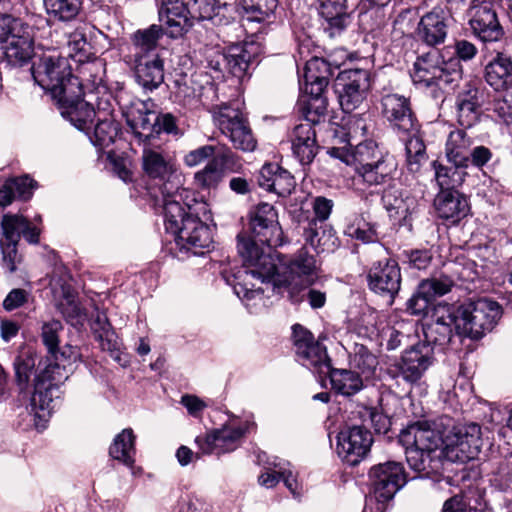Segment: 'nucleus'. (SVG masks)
Masks as SVG:
<instances>
[{"label":"nucleus","instance_id":"1","mask_svg":"<svg viewBox=\"0 0 512 512\" xmlns=\"http://www.w3.org/2000/svg\"><path fill=\"white\" fill-rule=\"evenodd\" d=\"M240 256L246 268L236 274L225 270L222 276L243 301L263 302L264 293L269 289L277 294L284 289L292 303H300L304 298L301 292L313 283L315 259L305 249L298 251L283 274L277 272L273 253H265L251 242L240 245Z\"/></svg>","mask_w":512,"mask_h":512},{"label":"nucleus","instance_id":"2","mask_svg":"<svg viewBox=\"0 0 512 512\" xmlns=\"http://www.w3.org/2000/svg\"><path fill=\"white\" fill-rule=\"evenodd\" d=\"M356 155L357 165L352 178L355 189L365 191L387 185L394 180L397 162L393 156L380 151L375 141L360 142Z\"/></svg>","mask_w":512,"mask_h":512},{"label":"nucleus","instance_id":"3","mask_svg":"<svg viewBox=\"0 0 512 512\" xmlns=\"http://www.w3.org/2000/svg\"><path fill=\"white\" fill-rule=\"evenodd\" d=\"M35 82L57 101L65 95L79 93L82 82L71 72L66 58L55 53L43 54L32 65Z\"/></svg>","mask_w":512,"mask_h":512},{"label":"nucleus","instance_id":"4","mask_svg":"<svg viewBox=\"0 0 512 512\" xmlns=\"http://www.w3.org/2000/svg\"><path fill=\"white\" fill-rule=\"evenodd\" d=\"M371 497L363 512H384L385 505L402 489L408 475L401 462L387 461L370 468L368 472Z\"/></svg>","mask_w":512,"mask_h":512},{"label":"nucleus","instance_id":"5","mask_svg":"<svg viewBox=\"0 0 512 512\" xmlns=\"http://www.w3.org/2000/svg\"><path fill=\"white\" fill-rule=\"evenodd\" d=\"M249 229L251 238L238 235V252L240 245L251 242L265 253H272L284 243V233L278 221V213L273 205L260 203L249 212Z\"/></svg>","mask_w":512,"mask_h":512},{"label":"nucleus","instance_id":"6","mask_svg":"<svg viewBox=\"0 0 512 512\" xmlns=\"http://www.w3.org/2000/svg\"><path fill=\"white\" fill-rule=\"evenodd\" d=\"M501 315V306L487 298L464 302L455 313L461 332L474 340L491 332Z\"/></svg>","mask_w":512,"mask_h":512},{"label":"nucleus","instance_id":"7","mask_svg":"<svg viewBox=\"0 0 512 512\" xmlns=\"http://www.w3.org/2000/svg\"><path fill=\"white\" fill-rule=\"evenodd\" d=\"M461 77L462 67L458 60H445L438 51L425 53L414 62L413 81L427 87L451 85Z\"/></svg>","mask_w":512,"mask_h":512},{"label":"nucleus","instance_id":"8","mask_svg":"<svg viewBox=\"0 0 512 512\" xmlns=\"http://www.w3.org/2000/svg\"><path fill=\"white\" fill-rule=\"evenodd\" d=\"M212 112L217 127L235 149L243 152L255 150L257 140L247 118L239 108L224 103L214 106Z\"/></svg>","mask_w":512,"mask_h":512},{"label":"nucleus","instance_id":"9","mask_svg":"<svg viewBox=\"0 0 512 512\" xmlns=\"http://www.w3.org/2000/svg\"><path fill=\"white\" fill-rule=\"evenodd\" d=\"M0 45L8 61L14 65L26 63L33 53L29 25L11 15H0Z\"/></svg>","mask_w":512,"mask_h":512},{"label":"nucleus","instance_id":"10","mask_svg":"<svg viewBox=\"0 0 512 512\" xmlns=\"http://www.w3.org/2000/svg\"><path fill=\"white\" fill-rule=\"evenodd\" d=\"M160 194L156 202L162 208L166 231L176 235L185 226L186 220L196 215L194 206L199 203L194 193L183 187V182L180 187L161 191Z\"/></svg>","mask_w":512,"mask_h":512},{"label":"nucleus","instance_id":"11","mask_svg":"<svg viewBox=\"0 0 512 512\" xmlns=\"http://www.w3.org/2000/svg\"><path fill=\"white\" fill-rule=\"evenodd\" d=\"M371 88V73L366 69L341 71L335 80V92L345 113L359 109L367 100Z\"/></svg>","mask_w":512,"mask_h":512},{"label":"nucleus","instance_id":"12","mask_svg":"<svg viewBox=\"0 0 512 512\" xmlns=\"http://www.w3.org/2000/svg\"><path fill=\"white\" fill-rule=\"evenodd\" d=\"M383 119L399 136L420 132L421 125L412 108L410 97L398 93H387L380 99Z\"/></svg>","mask_w":512,"mask_h":512},{"label":"nucleus","instance_id":"13","mask_svg":"<svg viewBox=\"0 0 512 512\" xmlns=\"http://www.w3.org/2000/svg\"><path fill=\"white\" fill-rule=\"evenodd\" d=\"M481 435V426L477 423L453 426L445 435V457L461 463L476 458L482 446Z\"/></svg>","mask_w":512,"mask_h":512},{"label":"nucleus","instance_id":"14","mask_svg":"<svg viewBox=\"0 0 512 512\" xmlns=\"http://www.w3.org/2000/svg\"><path fill=\"white\" fill-rule=\"evenodd\" d=\"M141 160L144 174L161 182L160 192L180 187L184 181L173 158L159 148L145 146Z\"/></svg>","mask_w":512,"mask_h":512},{"label":"nucleus","instance_id":"15","mask_svg":"<svg viewBox=\"0 0 512 512\" xmlns=\"http://www.w3.org/2000/svg\"><path fill=\"white\" fill-rule=\"evenodd\" d=\"M292 329L293 344L298 361L319 375L329 371L331 361L326 347L316 341L313 334L302 325L295 324Z\"/></svg>","mask_w":512,"mask_h":512},{"label":"nucleus","instance_id":"16","mask_svg":"<svg viewBox=\"0 0 512 512\" xmlns=\"http://www.w3.org/2000/svg\"><path fill=\"white\" fill-rule=\"evenodd\" d=\"M433 362V348L425 343H417L405 350L400 360L390 365L388 374L393 378L401 377L407 383H416Z\"/></svg>","mask_w":512,"mask_h":512},{"label":"nucleus","instance_id":"17","mask_svg":"<svg viewBox=\"0 0 512 512\" xmlns=\"http://www.w3.org/2000/svg\"><path fill=\"white\" fill-rule=\"evenodd\" d=\"M369 289L382 297H387L392 304L401 287V271L396 260L384 258L371 264L367 271Z\"/></svg>","mask_w":512,"mask_h":512},{"label":"nucleus","instance_id":"18","mask_svg":"<svg viewBox=\"0 0 512 512\" xmlns=\"http://www.w3.org/2000/svg\"><path fill=\"white\" fill-rule=\"evenodd\" d=\"M381 201L391 219L400 227L412 231L413 221L420 212V202L417 197L408 192L403 193L387 188L382 192Z\"/></svg>","mask_w":512,"mask_h":512},{"label":"nucleus","instance_id":"19","mask_svg":"<svg viewBox=\"0 0 512 512\" xmlns=\"http://www.w3.org/2000/svg\"><path fill=\"white\" fill-rule=\"evenodd\" d=\"M372 443L373 437L368 429L349 427L337 436V453L348 464L355 466L368 455Z\"/></svg>","mask_w":512,"mask_h":512},{"label":"nucleus","instance_id":"20","mask_svg":"<svg viewBox=\"0 0 512 512\" xmlns=\"http://www.w3.org/2000/svg\"><path fill=\"white\" fill-rule=\"evenodd\" d=\"M400 440L407 445L406 450L445 452V436L426 420L410 424L401 432Z\"/></svg>","mask_w":512,"mask_h":512},{"label":"nucleus","instance_id":"21","mask_svg":"<svg viewBox=\"0 0 512 512\" xmlns=\"http://www.w3.org/2000/svg\"><path fill=\"white\" fill-rule=\"evenodd\" d=\"M67 379L65 368L59 363L49 362L34 378V390L31 396V403L38 406L41 410L49 407L53 400V391L58 389V385Z\"/></svg>","mask_w":512,"mask_h":512},{"label":"nucleus","instance_id":"22","mask_svg":"<svg viewBox=\"0 0 512 512\" xmlns=\"http://www.w3.org/2000/svg\"><path fill=\"white\" fill-rule=\"evenodd\" d=\"M85 91L83 84L80 85L79 93L75 95H65L56 103L61 110V115L69 120L77 129L84 131L89 135L91 125L96 117L94 106H91L89 99H83Z\"/></svg>","mask_w":512,"mask_h":512},{"label":"nucleus","instance_id":"23","mask_svg":"<svg viewBox=\"0 0 512 512\" xmlns=\"http://www.w3.org/2000/svg\"><path fill=\"white\" fill-rule=\"evenodd\" d=\"M158 14L171 38L183 36L193 26L188 0H160Z\"/></svg>","mask_w":512,"mask_h":512},{"label":"nucleus","instance_id":"24","mask_svg":"<svg viewBox=\"0 0 512 512\" xmlns=\"http://www.w3.org/2000/svg\"><path fill=\"white\" fill-rule=\"evenodd\" d=\"M474 35L483 42H497L504 36L494 5L482 0L469 20Z\"/></svg>","mask_w":512,"mask_h":512},{"label":"nucleus","instance_id":"25","mask_svg":"<svg viewBox=\"0 0 512 512\" xmlns=\"http://www.w3.org/2000/svg\"><path fill=\"white\" fill-rule=\"evenodd\" d=\"M454 329L461 330L455 313L443 309L442 313L438 310L436 315L423 326L424 342L433 350L438 347L444 350L451 342L454 336Z\"/></svg>","mask_w":512,"mask_h":512},{"label":"nucleus","instance_id":"26","mask_svg":"<svg viewBox=\"0 0 512 512\" xmlns=\"http://www.w3.org/2000/svg\"><path fill=\"white\" fill-rule=\"evenodd\" d=\"M449 19L443 9L434 8L421 16L415 30L418 40L430 47L445 42L448 34Z\"/></svg>","mask_w":512,"mask_h":512},{"label":"nucleus","instance_id":"27","mask_svg":"<svg viewBox=\"0 0 512 512\" xmlns=\"http://www.w3.org/2000/svg\"><path fill=\"white\" fill-rule=\"evenodd\" d=\"M433 206L439 218L452 224L459 223L470 212L468 198L459 190L439 191L434 198Z\"/></svg>","mask_w":512,"mask_h":512},{"label":"nucleus","instance_id":"28","mask_svg":"<svg viewBox=\"0 0 512 512\" xmlns=\"http://www.w3.org/2000/svg\"><path fill=\"white\" fill-rule=\"evenodd\" d=\"M153 106L152 99H134L127 104L121 105L127 125L136 135L141 136L142 132L146 131L148 132L147 138L154 132L157 114L152 110Z\"/></svg>","mask_w":512,"mask_h":512},{"label":"nucleus","instance_id":"29","mask_svg":"<svg viewBox=\"0 0 512 512\" xmlns=\"http://www.w3.org/2000/svg\"><path fill=\"white\" fill-rule=\"evenodd\" d=\"M174 236L179 245L192 249L194 254H202L204 249H209L213 244L211 229L198 215L190 216L185 226Z\"/></svg>","mask_w":512,"mask_h":512},{"label":"nucleus","instance_id":"30","mask_svg":"<svg viewBox=\"0 0 512 512\" xmlns=\"http://www.w3.org/2000/svg\"><path fill=\"white\" fill-rule=\"evenodd\" d=\"M291 149L294 157L302 166L310 165L319 151L316 140V132L311 123L296 125L291 134Z\"/></svg>","mask_w":512,"mask_h":512},{"label":"nucleus","instance_id":"31","mask_svg":"<svg viewBox=\"0 0 512 512\" xmlns=\"http://www.w3.org/2000/svg\"><path fill=\"white\" fill-rule=\"evenodd\" d=\"M258 184L267 191L286 197L295 189L296 181L289 171L278 164L267 163L259 171Z\"/></svg>","mask_w":512,"mask_h":512},{"label":"nucleus","instance_id":"32","mask_svg":"<svg viewBox=\"0 0 512 512\" xmlns=\"http://www.w3.org/2000/svg\"><path fill=\"white\" fill-rule=\"evenodd\" d=\"M134 77L139 86L146 92H152L164 82V61L158 56L129 61Z\"/></svg>","mask_w":512,"mask_h":512},{"label":"nucleus","instance_id":"33","mask_svg":"<svg viewBox=\"0 0 512 512\" xmlns=\"http://www.w3.org/2000/svg\"><path fill=\"white\" fill-rule=\"evenodd\" d=\"M333 75L331 65L322 57L312 55L303 69L304 91L306 94H323L329 78Z\"/></svg>","mask_w":512,"mask_h":512},{"label":"nucleus","instance_id":"34","mask_svg":"<svg viewBox=\"0 0 512 512\" xmlns=\"http://www.w3.org/2000/svg\"><path fill=\"white\" fill-rule=\"evenodd\" d=\"M191 9L192 22L197 20H208L213 25L224 26L231 23L233 8L227 3H220L218 0H188Z\"/></svg>","mask_w":512,"mask_h":512},{"label":"nucleus","instance_id":"35","mask_svg":"<svg viewBox=\"0 0 512 512\" xmlns=\"http://www.w3.org/2000/svg\"><path fill=\"white\" fill-rule=\"evenodd\" d=\"M260 46L255 42L231 45L227 50V69L237 78H242L249 68L258 64Z\"/></svg>","mask_w":512,"mask_h":512},{"label":"nucleus","instance_id":"36","mask_svg":"<svg viewBox=\"0 0 512 512\" xmlns=\"http://www.w3.org/2000/svg\"><path fill=\"white\" fill-rule=\"evenodd\" d=\"M406 460L411 470L420 478H433L443 471L444 451L406 450Z\"/></svg>","mask_w":512,"mask_h":512},{"label":"nucleus","instance_id":"37","mask_svg":"<svg viewBox=\"0 0 512 512\" xmlns=\"http://www.w3.org/2000/svg\"><path fill=\"white\" fill-rule=\"evenodd\" d=\"M319 14L324 20V32L333 38L344 31L348 24L346 0H317Z\"/></svg>","mask_w":512,"mask_h":512},{"label":"nucleus","instance_id":"38","mask_svg":"<svg viewBox=\"0 0 512 512\" xmlns=\"http://www.w3.org/2000/svg\"><path fill=\"white\" fill-rule=\"evenodd\" d=\"M163 36V29L159 25H151L146 29H139L131 35L130 53L128 61L139 60L157 55L155 53L159 40Z\"/></svg>","mask_w":512,"mask_h":512},{"label":"nucleus","instance_id":"39","mask_svg":"<svg viewBox=\"0 0 512 512\" xmlns=\"http://www.w3.org/2000/svg\"><path fill=\"white\" fill-rule=\"evenodd\" d=\"M90 326L94 338L99 343L101 349L107 351L114 360L120 362V342L107 315L97 310L91 317Z\"/></svg>","mask_w":512,"mask_h":512},{"label":"nucleus","instance_id":"40","mask_svg":"<svg viewBox=\"0 0 512 512\" xmlns=\"http://www.w3.org/2000/svg\"><path fill=\"white\" fill-rule=\"evenodd\" d=\"M484 78L496 91L506 90L512 86V59L509 55L497 52L486 64Z\"/></svg>","mask_w":512,"mask_h":512},{"label":"nucleus","instance_id":"41","mask_svg":"<svg viewBox=\"0 0 512 512\" xmlns=\"http://www.w3.org/2000/svg\"><path fill=\"white\" fill-rule=\"evenodd\" d=\"M41 367L42 362L39 360L37 352L29 346L20 348L14 359L13 366L15 370V379L21 391H26L32 375H36V364Z\"/></svg>","mask_w":512,"mask_h":512},{"label":"nucleus","instance_id":"42","mask_svg":"<svg viewBox=\"0 0 512 512\" xmlns=\"http://www.w3.org/2000/svg\"><path fill=\"white\" fill-rule=\"evenodd\" d=\"M473 140L465 130L457 129L450 132L445 145V155L450 164L468 167Z\"/></svg>","mask_w":512,"mask_h":512},{"label":"nucleus","instance_id":"43","mask_svg":"<svg viewBox=\"0 0 512 512\" xmlns=\"http://www.w3.org/2000/svg\"><path fill=\"white\" fill-rule=\"evenodd\" d=\"M458 123L464 128L474 126L480 117L479 90L469 87L457 96Z\"/></svg>","mask_w":512,"mask_h":512},{"label":"nucleus","instance_id":"44","mask_svg":"<svg viewBox=\"0 0 512 512\" xmlns=\"http://www.w3.org/2000/svg\"><path fill=\"white\" fill-rule=\"evenodd\" d=\"M37 188V182L29 175L10 178L0 187V206L6 207L16 198L28 200Z\"/></svg>","mask_w":512,"mask_h":512},{"label":"nucleus","instance_id":"45","mask_svg":"<svg viewBox=\"0 0 512 512\" xmlns=\"http://www.w3.org/2000/svg\"><path fill=\"white\" fill-rule=\"evenodd\" d=\"M330 378L332 389L343 396L350 397L363 389V380L359 373L346 369H334L323 374Z\"/></svg>","mask_w":512,"mask_h":512},{"label":"nucleus","instance_id":"46","mask_svg":"<svg viewBox=\"0 0 512 512\" xmlns=\"http://www.w3.org/2000/svg\"><path fill=\"white\" fill-rule=\"evenodd\" d=\"M431 165L439 191L458 190L457 188L463 184L467 176L465 171L467 167H460L457 164L444 165L437 160L433 161Z\"/></svg>","mask_w":512,"mask_h":512},{"label":"nucleus","instance_id":"47","mask_svg":"<svg viewBox=\"0 0 512 512\" xmlns=\"http://www.w3.org/2000/svg\"><path fill=\"white\" fill-rule=\"evenodd\" d=\"M402 137L406 138V168L409 173L418 174L428 159L423 137L420 132H416L415 134H406Z\"/></svg>","mask_w":512,"mask_h":512},{"label":"nucleus","instance_id":"48","mask_svg":"<svg viewBox=\"0 0 512 512\" xmlns=\"http://www.w3.org/2000/svg\"><path fill=\"white\" fill-rule=\"evenodd\" d=\"M109 455L128 467L134 465L135 435L131 428L123 429L115 436L109 447Z\"/></svg>","mask_w":512,"mask_h":512},{"label":"nucleus","instance_id":"49","mask_svg":"<svg viewBox=\"0 0 512 512\" xmlns=\"http://www.w3.org/2000/svg\"><path fill=\"white\" fill-rule=\"evenodd\" d=\"M308 97L300 99L297 103V109L304 123H311V126L321 122L327 112V99L323 94H307Z\"/></svg>","mask_w":512,"mask_h":512},{"label":"nucleus","instance_id":"50","mask_svg":"<svg viewBox=\"0 0 512 512\" xmlns=\"http://www.w3.org/2000/svg\"><path fill=\"white\" fill-rule=\"evenodd\" d=\"M246 19L251 22L272 23L278 0H241Z\"/></svg>","mask_w":512,"mask_h":512},{"label":"nucleus","instance_id":"51","mask_svg":"<svg viewBox=\"0 0 512 512\" xmlns=\"http://www.w3.org/2000/svg\"><path fill=\"white\" fill-rule=\"evenodd\" d=\"M85 97L91 101V106H94L96 111V117L99 118H113L111 94L108 92L107 87L102 83V79H94L92 82V89L87 93Z\"/></svg>","mask_w":512,"mask_h":512},{"label":"nucleus","instance_id":"52","mask_svg":"<svg viewBox=\"0 0 512 512\" xmlns=\"http://www.w3.org/2000/svg\"><path fill=\"white\" fill-rule=\"evenodd\" d=\"M345 235L362 243H375L378 241V234L375 225L367 221L364 214L354 215L349 219L345 230Z\"/></svg>","mask_w":512,"mask_h":512},{"label":"nucleus","instance_id":"53","mask_svg":"<svg viewBox=\"0 0 512 512\" xmlns=\"http://www.w3.org/2000/svg\"><path fill=\"white\" fill-rule=\"evenodd\" d=\"M119 131V123L114 118H99L89 138L95 146L105 148L114 143Z\"/></svg>","mask_w":512,"mask_h":512},{"label":"nucleus","instance_id":"54","mask_svg":"<svg viewBox=\"0 0 512 512\" xmlns=\"http://www.w3.org/2000/svg\"><path fill=\"white\" fill-rule=\"evenodd\" d=\"M44 6L47 13L54 19L70 21L78 15L81 0H44Z\"/></svg>","mask_w":512,"mask_h":512},{"label":"nucleus","instance_id":"55","mask_svg":"<svg viewBox=\"0 0 512 512\" xmlns=\"http://www.w3.org/2000/svg\"><path fill=\"white\" fill-rule=\"evenodd\" d=\"M421 293L427 294L432 300L449 293L454 286V280L446 275H433L420 282Z\"/></svg>","mask_w":512,"mask_h":512},{"label":"nucleus","instance_id":"56","mask_svg":"<svg viewBox=\"0 0 512 512\" xmlns=\"http://www.w3.org/2000/svg\"><path fill=\"white\" fill-rule=\"evenodd\" d=\"M25 227V217L17 214H5L2 217V239L0 243L18 244Z\"/></svg>","mask_w":512,"mask_h":512},{"label":"nucleus","instance_id":"57","mask_svg":"<svg viewBox=\"0 0 512 512\" xmlns=\"http://www.w3.org/2000/svg\"><path fill=\"white\" fill-rule=\"evenodd\" d=\"M352 362L366 377L371 376L378 365L377 357L362 344H355Z\"/></svg>","mask_w":512,"mask_h":512},{"label":"nucleus","instance_id":"58","mask_svg":"<svg viewBox=\"0 0 512 512\" xmlns=\"http://www.w3.org/2000/svg\"><path fill=\"white\" fill-rule=\"evenodd\" d=\"M247 429V425L217 429L220 452L226 453L235 450L238 446V442L247 432Z\"/></svg>","mask_w":512,"mask_h":512},{"label":"nucleus","instance_id":"59","mask_svg":"<svg viewBox=\"0 0 512 512\" xmlns=\"http://www.w3.org/2000/svg\"><path fill=\"white\" fill-rule=\"evenodd\" d=\"M62 324L58 320L44 322L41 327L42 342L55 360H57L59 346V332L62 330Z\"/></svg>","mask_w":512,"mask_h":512},{"label":"nucleus","instance_id":"60","mask_svg":"<svg viewBox=\"0 0 512 512\" xmlns=\"http://www.w3.org/2000/svg\"><path fill=\"white\" fill-rule=\"evenodd\" d=\"M223 178V171L216 166V162H208L200 171L195 173L194 179L197 186L205 189L215 188Z\"/></svg>","mask_w":512,"mask_h":512},{"label":"nucleus","instance_id":"61","mask_svg":"<svg viewBox=\"0 0 512 512\" xmlns=\"http://www.w3.org/2000/svg\"><path fill=\"white\" fill-rule=\"evenodd\" d=\"M432 301L427 294L421 293V285L419 284L417 291L407 301V311L414 316H425L429 311Z\"/></svg>","mask_w":512,"mask_h":512},{"label":"nucleus","instance_id":"62","mask_svg":"<svg viewBox=\"0 0 512 512\" xmlns=\"http://www.w3.org/2000/svg\"><path fill=\"white\" fill-rule=\"evenodd\" d=\"M87 30L88 27L86 25L77 27L73 32H71L68 36V47L75 54L71 56H75L77 54H85L87 52L89 42L87 38Z\"/></svg>","mask_w":512,"mask_h":512},{"label":"nucleus","instance_id":"63","mask_svg":"<svg viewBox=\"0 0 512 512\" xmlns=\"http://www.w3.org/2000/svg\"><path fill=\"white\" fill-rule=\"evenodd\" d=\"M17 246L18 244L0 243L2 253L1 265L8 273L15 272L17 264L21 262Z\"/></svg>","mask_w":512,"mask_h":512},{"label":"nucleus","instance_id":"64","mask_svg":"<svg viewBox=\"0 0 512 512\" xmlns=\"http://www.w3.org/2000/svg\"><path fill=\"white\" fill-rule=\"evenodd\" d=\"M215 147V153L211 162H216V166L231 169L238 161V156L226 145H218Z\"/></svg>","mask_w":512,"mask_h":512}]
</instances>
